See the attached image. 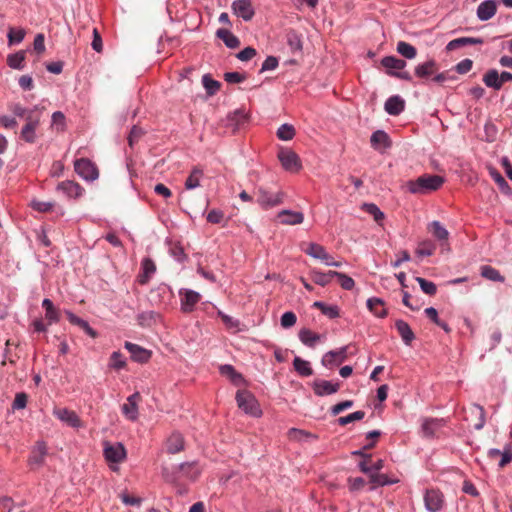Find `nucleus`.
Wrapping results in <instances>:
<instances>
[{
	"label": "nucleus",
	"mask_w": 512,
	"mask_h": 512,
	"mask_svg": "<svg viewBox=\"0 0 512 512\" xmlns=\"http://www.w3.org/2000/svg\"><path fill=\"white\" fill-rule=\"evenodd\" d=\"M371 145L378 149L379 147L388 148L391 146V141L386 132L382 130L375 131L371 136Z\"/></svg>",
	"instance_id": "obj_32"
},
{
	"label": "nucleus",
	"mask_w": 512,
	"mask_h": 512,
	"mask_svg": "<svg viewBox=\"0 0 512 512\" xmlns=\"http://www.w3.org/2000/svg\"><path fill=\"white\" fill-rule=\"evenodd\" d=\"M465 420L470 427L476 430L481 429L485 424L484 409L479 405H472L465 416Z\"/></svg>",
	"instance_id": "obj_10"
},
{
	"label": "nucleus",
	"mask_w": 512,
	"mask_h": 512,
	"mask_svg": "<svg viewBox=\"0 0 512 512\" xmlns=\"http://www.w3.org/2000/svg\"><path fill=\"white\" fill-rule=\"evenodd\" d=\"M325 251L322 245L313 242L308 243L307 248L304 249L306 254L316 259H320Z\"/></svg>",
	"instance_id": "obj_53"
},
{
	"label": "nucleus",
	"mask_w": 512,
	"mask_h": 512,
	"mask_svg": "<svg viewBox=\"0 0 512 512\" xmlns=\"http://www.w3.org/2000/svg\"><path fill=\"white\" fill-rule=\"evenodd\" d=\"M367 307L377 317H385L387 312L384 307V303L379 298H370L367 301Z\"/></svg>",
	"instance_id": "obj_38"
},
{
	"label": "nucleus",
	"mask_w": 512,
	"mask_h": 512,
	"mask_svg": "<svg viewBox=\"0 0 512 512\" xmlns=\"http://www.w3.org/2000/svg\"><path fill=\"white\" fill-rule=\"evenodd\" d=\"M347 358V347H342L336 351L327 352L322 358V364L326 367L339 365Z\"/></svg>",
	"instance_id": "obj_17"
},
{
	"label": "nucleus",
	"mask_w": 512,
	"mask_h": 512,
	"mask_svg": "<svg viewBox=\"0 0 512 512\" xmlns=\"http://www.w3.org/2000/svg\"><path fill=\"white\" fill-rule=\"evenodd\" d=\"M45 456V450H32L28 458L30 467L33 469L38 468L43 463Z\"/></svg>",
	"instance_id": "obj_50"
},
{
	"label": "nucleus",
	"mask_w": 512,
	"mask_h": 512,
	"mask_svg": "<svg viewBox=\"0 0 512 512\" xmlns=\"http://www.w3.org/2000/svg\"><path fill=\"white\" fill-rule=\"evenodd\" d=\"M313 306L321 310L324 315L331 319L339 316V309L336 305H326L323 302H315Z\"/></svg>",
	"instance_id": "obj_47"
},
{
	"label": "nucleus",
	"mask_w": 512,
	"mask_h": 512,
	"mask_svg": "<svg viewBox=\"0 0 512 512\" xmlns=\"http://www.w3.org/2000/svg\"><path fill=\"white\" fill-rule=\"evenodd\" d=\"M501 455V459L499 461V467L503 468L505 465L512 461V450H488V456L490 459H494Z\"/></svg>",
	"instance_id": "obj_43"
},
{
	"label": "nucleus",
	"mask_w": 512,
	"mask_h": 512,
	"mask_svg": "<svg viewBox=\"0 0 512 512\" xmlns=\"http://www.w3.org/2000/svg\"><path fill=\"white\" fill-rule=\"evenodd\" d=\"M483 82L487 87L493 88L495 90H500L502 85L500 82V76L497 70L492 69L489 70L483 77Z\"/></svg>",
	"instance_id": "obj_37"
},
{
	"label": "nucleus",
	"mask_w": 512,
	"mask_h": 512,
	"mask_svg": "<svg viewBox=\"0 0 512 512\" xmlns=\"http://www.w3.org/2000/svg\"><path fill=\"white\" fill-rule=\"evenodd\" d=\"M405 107V102L400 96H391L385 102V111L390 115H399Z\"/></svg>",
	"instance_id": "obj_26"
},
{
	"label": "nucleus",
	"mask_w": 512,
	"mask_h": 512,
	"mask_svg": "<svg viewBox=\"0 0 512 512\" xmlns=\"http://www.w3.org/2000/svg\"><path fill=\"white\" fill-rule=\"evenodd\" d=\"M444 495L437 489H427L424 493V505L428 512H439L444 507Z\"/></svg>",
	"instance_id": "obj_7"
},
{
	"label": "nucleus",
	"mask_w": 512,
	"mask_h": 512,
	"mask_svg": "<svg viewBox=\"0 0 512 512\" xmlns=\"http://www.w3.org/2000/svg\"><path fill=\"white\" fill-rule=\"evenodd\" d=\"M104 458L109 468L117 472L119 471V464L124 462L127 458L126 450H103Z\"/></svg>",
	"instance_id": "obj_12"
},
{
	"label": "nucleus",
	"mask_w": 512,
	"mask_h": 512,
	"mask_svg": "<svg viewBox=\"0 0 512 512\" xmlns=\"http://www.w3.org/2000/svg\"><path fill=\"white\" fill-rule=\"evenodd\" d=\"M202 176L203 170L200 169L199 167H194L185 181V188L187 190H193L199 187Z\"/></svg>",
	"instance_id": "obj_34"
},
{
	"label": "nucleus",
	"mask_w": 512,
	"mask_h": 512,
	"mask_svg": "<svg viewBox=\"0 0 512 512\" xmlns=\"http://www.w3.org/2000/svg\"><path fill=\"white\" fill-rule=\"evenodd\" d=\"M294 369L301 375V376H310L313 374V370L310 367V363L306 360H303L300 357H295L293 361Z\"/></svg>",
	"instance_id": "obj_44"
},
{
	"label": "nucleus",
	"mask_w": 512,
	"mask_h": 512,
	"mask_svg": "<svg viewBox=\"0 0 512 512\" xmlns=\"http://www.w3.org/2000/svg\"><path fill=\"white\" fill-rule=\"evenodd\" d=\"M363 209L369 213L370 215L373 216L374 220L376 222H380L381 220L384 219V214L383 212L380 211V209L373 203H365L363 205Z\"/></svg>",
	"instance_id": "obj_59"
},
{
	"label": "nucleus",
	"mask_w": 512,
	"mask_h": 512,
	"mask_svg": "<svg viewBox=\"0 0 512 512\" xmlns=\"http://www.w3.org/2000/svg\"><path fill=\"white\" fill-rule=\"evenodd\" d=\"M53 415L69 427L79 428L82 426L79 416L67 408H54Z\"/></svg>",
	"instance_id": "obj_9"
},
{
	"label": "nucleus",
	"mask_w": 512,
	"mask_h": 512,
	"mask_svg": "<svg viewBox=\"0 0 512 512\" xmlns=\"http://www.w3.org/2000/svg\"><path fill=\"white\" fill-rule=\"evenodd\" d=\"M158 316L154 311H146L138 315L139 324L142 326H149Z\"/></svg>",
	"instance_id": "obj_63"
},
{
	"label": "nucleus",
	"mask_w": 512,
	"mask_h": 512,
	"mask_svg": "<svg viewBox=\"0 0 512 512\" xmlns=\"http://www.w3.org/2000/svg\"><path fill=\"white\" fill-rule=\"evenodd\" d=\"M286 39L291 51L300 52L302 50V40L296 31H288L286 34Z\"/></svg>",
	"instance_id": "obj_41"
},
{
	"label": "nucleus",
	"mask_w": 512,
	"mask_h": 512,
	"mask_svg": "<svg viewBox=\"0 0 512 512\" xmlns=\"http://www.w3.org/2000/svg\"><path fill=\"white\" fill-rule=\"evenodd\" d=\"M347 483L350 492L353 493L363 490L366 485V481L362 477H350L348 478Z\"/></svg>",
	"instance_id": "obj_57"
},
{
	"label": "nucleus",
	"mask_w": 512,
	"mask_h": 512,
	"mask_svg": "<svg viewBox=\"0 0 512 512\" xmlns=\"http://www.w3.org/2000/svg\"><path fill=\"white\" fill-rule=\"evenodd\" d=\"M246 79L245 73L240 72H226L224 74V80L229 84L241 83Z\"/></svg>",
	"instance_id": "obj_61"
},
{
	"label": "nucleus",
	"mask_w": 512,
	"mask_h": 512,
	"mask_svg": "<svg viewBox=\"0 0 512 512\" xmlns=\"http://www.w3.org/2000/svg\"><path fill=\"white\" fill-rule=\"evenodd\" d=\"M216 36L221 39L224 44L230 48L235 49L240 45L238 37H236L230 30L220 28L216 31Z\"/></svg>",
	"instance_id": "obj_28"
},
{
	"label": "nucleus",
	"mask_w": 512,
	"mask_h": 512,
	"mask_svg": "<svg viewBox=\"0 0 512 512\" xmlns=\"http://www.w3.org/2000/svg\"><path fill=\"white\" fill-rule=\"evenodd\" d=\"M364 416H365V413L363 411H356L347 416L340 417L338 419V422L340 425H347L353 421H358V420L363 419Z\"/></svg>",
	"instance_id": "obj_62"
},
{
	"label": "nucleus",
	"mask_w": 512,
	"mask_h": 512,
	"mask_svg": "<svg viewBox=\"0 0 512 512\" xmlns=\"http://www.w3.org/2000/svg\"><path fill=\"white\" fill-rule=\"evenodd\" d=\"M484 41L482 38H475V37H461L454 40H451L447 46L446 49L448 51H453L456 49H459L466 45H476V44H483Z\"/></svg>",
	"instance_id": "obj_27"
},
{
	"label": "nucleus",
	"mask_w": 512,
	"mask_h": 512,
	"mask_svg": "<svg viewBox=\"0 0 512 512\" xmlns=\"http://www.w3.org/2000/svg\"><path fill=\"white\" fill-rule=\"evenodd\" d=\"M57 191L67 198H78L82 195L83 188L77 182L66 180L57 185Z\"/></svg>",
	"instance_id": "obj_14"
},
{
	"label": "nucleus",
	"mask_w": 512,
	"mask_h": 512,
	"mask_svg": "<svg viewBox=\"0 0 512 512\" xmlns=\"http://www.w3.org/2000/svg\"><path fill=\"white\" fill-rule=\"evenodd\" d=\"M428 231L440 242L443 250L448 246L449 232L439 221L431 222L428 225Z\"/></svg>",
	"instance_id": "obj_15"
},
{
	"label": "nucleus",
	"mask_w": 512,
	"mask_h": 512,
	"mask_svg": "<svg viewBox=\"0 0 512 512\" xmlns=\"http://www.w3.org/2000/svg\"><path fill=\"white\" fill-rule=\"evenodd\" d=\"M219 372L222 376L229 379V381L239 389L246 386V380L243 375L235 370L230 364H224L219 367Z\"/></svg>",
	"instance_id": "obj_11"
},
{
	"label": "nucleus",
	"mask_w": 512,
	"mask_h": 512,
	"mask_svg": "<svg viewBox=\"0 0 512 512\" xmlns=\"http://www.w3.org/2000/svg\"><path fill=\"white\" fill-rule=\"evenodd\" d=\"M237 406L245 414L256 415V399L254 395L246 389H238L235 396Z\"/></svg>",
	"instance_id": "obj_5"
},
{
	"label": "nucleus",
	"mask_w": 512,
	"mask_h": 512,
	"mask_svg": "<svg viewBox=\"0 0 512 512\" xmlns=\"http://www.w3.org/2000/svg\"><path fill=\"white\" fill-rule=\"evenodd\" d=\"M416 281L419 283L420 287H421V290L425 293V294H428L430 296L434 295L437 291V287L436 285L431 282V281H428L424 278H421V277H417L416 278Z\"/></svg>",
	"instance_id": "obj_58"
},
{
	"label": "nucleus",
	"mask_w": 512,
	"mask_h": 512,
	"mask_svg": "<svg viewBox=\"0 0 512 512\" xmlns=\"http://www.w3.org/2000/svg\"><path fill=\"white\" fill-rule=\"evenodd\" d=\"M188 445L183 435L179 432H173L166 440V448H184Z\"/></svg>",
	"instance_id": "obj_42"
},
{
	"label": "nucleus",
	"mask_w": 512,
	"mask_h": 512,
	"mask_svg": "<svg viewBox=\"0 0 512 512\" xmlns=\"http://www.w3.org/2000/svg\"><path fill=\"white\" fill-rule=\"evenodd\" d=\"M203 465L197 461H186L177 466L163 467V474L168 481L177 482L181 479H187L191 482L196 481L202 473Z\"/></svg>",
	"instance_id": "obj_1"
},
{
	"label": "nucleus",
	"mask_w": 512,
	"mask_h": 512,
	"mask_svg": "<svg viewBox=\"0 0 512 512\" xmlns=\"http://www.w3.org/2000/svg\"><path fill=\"white\" fill-rule=\"evenodd\" d=\"M332 275L338 278L339 284L345 290H351L355 285L354 280L344 273L335 271L332 273Z\"/></svg>",
	"instance_id": "obj_55"
},
{
	"label": "nucleus",
	"mask_w": 512,
	"mask_h": 512,
	"mask_svg": "<svg viewBox=\"0 0 512 512\" xmlns=\"http://www.w3.org/2000/svg\"><path fill=\"white\" fill-rule=\"evenodd\" d=\"M445 426L444 419L428 418L422 423V432L426 437H433L437 435V432Z\"/></svg>",
	"instance_id": "obj_20"
},
{
	"label": "nucleus",
	"mask_w": 512,
	"mask_h": 512,
	"mask_svg": "<svg viewBox=\"0 0 512 512\" xmlns=\"http://www.w3.org/2000/svg\"><path fill=\"white\" fill-rule=\"evenodd\" d=\"M126 366V358L124 355L119 351H114L109 359L108 367L110 369L119 371Z\"/></svg>",
	"instance_id": "obj_39"
},
{
	"label": "nucleus",
	"mask_w": 512,
	"mask_h": 512,
	"mask_svg": "<svg viewBox=\"0 0 512 512\" xmlns=\"http://www.w3.org/2000/svg\"><path fill=\"white\" fill-rule=\"evenodd\" d=\"M333 272L334 271H329L327 273H323L316 269H312L310 271V277L314 283L324 287L331 282L332 278H334V275H332Z\"/></svg>",
	"instance_id": "obj_35"
},
{
	"label": "nucleus",
	"mask_w": 512,
	"mask_h": 512,
	"mask_svg": "<svg viewBox=\"0 0 512 512\" xmlns=\"http://www.w3.org/2000/svg\"><path fill=\"white\" fill-rule=\"evenodd\" d=\"M497 11V2L495 0H485L477 8V17L481 21L491 19Z\"/></svg>",
	"instance_id": "obj_21"
},
{
	"label": "nucleus",
	"mask_w": 512,
	"mask_h": 512,
	"mask_svg": "<svg viewBox=\"0 0 512 512\" xmlns=\"http://www.w3.org/2000/svg\"><path fill=\"white\" fill-rule=\"evenodd\" d=\"M24 37H25V30L24 29H22V28H18V29L10 28L9 32L7 34L8 44L10 46L14 45V44H19V43H21L24 40Z\"/></svg>",
	"instance_id": "obj_49"
},
{
	"label": "nucleus",
	"mask_w": 512,
	"mask_h": 512,
	"mask_svg": "<svg viewBox=\"0 0 512 512\" xmlns=\"http://www.w3.org/2000/svg\"><path fill=\"white\" fill-rule=\"evenodd\" d=\"M490 175L493 180L497 183L499 189L505 194H511L512 190L509 187L503 176L494 168L490 169Z\"/></svg>",
	"instance_id": "obj_46"
},
{
	"label": "nucleus",
	"mask_w": 512,
	"mask_h": 512,
	"mask_svg": "<svg viewBox=\"0 0 512 512\" xmlns=\"http://www.w3.org/2000/svg\"><path fill=\"white\" fill-rule=\"evenodd\" d=\"M437 64L434 60H429L425 63L419 64L415 68V74L417 77L426 78L437 72Z\"/></svg>",
	"instance_id": "obj_30"
},
{
	"label": "nucleus",
	"mask_w": 512,
	"mask_h": 512,
	"mask_svg": "<svg viewBox=\"0 0 512 512\" xmlns=\"http://www.w3.org/2000/svg\"><path fill=\"white\" fill-rule=\"evenodd\" d=\"M142 273L139 276V282L146 284L156 272V265L150 258H144L141 262Z\"/></svg>",
	"instance_id": "obj_25"
},
{
	"label": "nucleus",
	"mask_w": 512,
	"mask_h": 512,
	"mask_svg": "<svg viewBox=\"0 0 512 512\" xmlns=\"http://www.w3.org/2000/svg\"><path fill=\"white\" fill-rule=\"evenodd\" d=\"M370 482L373 484V487L370 488V490H373L377 486H386V485H392L399 482L398 478H390L386 474L382 473H374L368 475Z\"/></svg>",
	"instance_id": "obj_29"
},
{
	"label": "nucleus",
	"mask_w": 512,
	"mask_h": 512,
	"mask_svg": "<svg viewBox=\"0 0 512 512\" xmlns=\"http://www.w3.org/2000/svg\"><path fill=\"white\" fill-rule=\"evenodd\" d=\"M381 64L386 69V73L392 76V73H397L405 68L406 61L395 56H386L381 60Z\"/></svg>",
	"instance_id": "obj_23"
},
{
	"label": "nucleus",
	"mask_w": 512,
	"mask_h": 512,
	"mask_svg": "<svg viewBox=\"0 0 512 512\" xmlns=\"http://www.w3.org/2000/svg\"><path fill=\"white\" fill-rule=\"evenodd\" d=\"M435 250H436L435 244L433 242L427 240V241H423L422 243L419 244V247L417 248L416 253L419 256H431L434 254Z\"/></svg>",
	"instance_id": "obj_54"
},
{
	"label": "nucleus",
	"mask_w": 512,
	"mask_h": 512,
	"mask_svg": "<svg viewBox=\"0 0 512 512\" xmlns=\"http://www.w3.org/2000/svg\"><path fill=\"white\" fill-rule=\"evenodd\" d=\"M351 455L355 456V457H360V460L358 461L357 465L361 472H362V466H361L362 464H364L365 467H367L368 469L372 468L373 460L371 458V455L363 453V450H352Z\"/></svg>",
	"instance_id": "obj_52"
},
{
	"label": "nucleus",
	"mask_w": 512,
	"mask_h": 512,
	"mask_svg": "<svg viewBox=\"0 0 512 512\" xmlns=\"http://www.w3.org/2000/svg\"><path fill=\"white\" fill-rule=\"evenodd\" d=\"M444 183L439 175L424 174L415 180L406 183L408 191L412 194H427L438 190Z\"/></svg>",
	"instance_id": "obj_2"
},
{
	"label": "nucleus",
	"mask_w": 512,
	"mask_h": 512,
	"mask_svg": "<svg viewBox=\"0 0 512 512\" xmlns=\"http://www.w3.org/2000/svg\"><path fill=\"white\" fill-rule=\"evenodd\" d=\"M320 338L319 334L307 328L301 329L299 332L300 341L308 347H314L320 341Z\"/></svg>",
	"instance_id": "obj_33"
},
{
	"label": "nucleus",
	"mask_w": 512,
	"mask_h": 512,
	"mask_svg": "<svg viewBox=\"0 0 512 512\" xmlns=\"http://www.w3.org/2000/svg\"><path fill=\"white\" fill-rule=\"evenodd\" d=\"M75 172L85 181H94L99 173L96 165L87 158L77 159L74 163Z\"/></svg>",
	"instance_id": "obj_4"
},
{
	"label": "nucleus",
	"mask_w": 512,
	"mask_h": 512,
	"mask_svg": "<svg viewBox=\"0 0 512 512\" xmlns=\"http://www.w3.org/2000/svg\"><path fill=\"white\" fill-rule=\"evenodd\" d=\"M24 62L25 52L22 50L13 54H9L7 57V64L12 69L22 70L25 66Z\"/></svg>",
	"instance_id": "obj_36"
},
{
	"label": "nucleus",
	"mask_w": 512,
	"mask_h": 512,
	"mask_svg": "<svg viewBox=\"0 0 512 512\" xmlns=\"http://www.w3.org/2000/svg\"><path fill=\"white\" fill-rule=\"evenodd\" d=\"M180 305L184 313H190L195 309L196 304L200 301V293L192 289H180Z\"/></svg>",
	"instance_id": "obj_8"
},
{
	"label": "nucleus",
	"mask_w": 512,
	"mask_h": 512,
	"mask_svg": "<svg viewBox=\"0 0 512 512\" xmlns=\"http://www.w3.org/2000/svg\"><path fill=\"white\" fill-rule=\"evenodd\" d=\"M295 136V128L290 124H283L277 130V137L281 140L288 141Z\"/></svg>",
	"instance_id": "obj_51"
},
{
	"label": "nucleus",
	"mask_w": 512,
	"mask_h": 512,
	"mask_svg": "<svg viewBox=\"0 0 512 512\" xmlns=\"http://www.w3.org/2000/svg\"><path fill=\"white\" fill-rule=\"evenodd\" d=\"M481 275L492 281H503L504 278L500 275L499 271L491 266H483Z\"/></svg>",
	"instance_id": "obj_56"
},
{
	"label": "nucleus",
	"mask_w": 512,
	"mask_h": 512,
	"mask_svg": "<svg viewBox=\"0 0 512 512\" xmlns=\"http://www.w3.org/2000/svg\"><path fill=\"white\" fill-rule=\"evenodd\" d=\"M202 84L208 95L212 96L217 93L220 88V83L213 80L208 74L203 75Z\"/></svg>",
	"instance_id": "obj_48"
},
{
	"label": "nucleus",
	"mask_w": 512,
	"mask_h": 512,
	"mask_svg": "<svg viewBox=\"0 0 512 512\" xmlns=\"http://www.w3.org/2000/svg\"><path fill=\"white\" fill-rule=\"evenodd\" d=\"M288 437L291 441H294L300 445H313L316 440V436L303 430L291 429L288 432Z\"/></svg>",
	"instance_id": "obj_22"
},
{
	"label": "nucleus",
	"mask_w": 512,
	"mask_h": 512,
	"mask_svg": "<svg viewBox=\"0 0 512 512\" xmlns=\"http://www.w3.org/2000/svg\"><path fill=\"white\" fill-rule=\"evenodd\" d=\"M40 115L41 110L36 106L33 109H28L27 114L24 115L22 118L25 119L26 124H30L35 122V124L40 123Z\"/></svg>",
	"instance_id": "obj_60"
},
{
	"label": "nucleus",
	"mask_w": 512,
	"mask_h": 512,
	"mask_svg": "<svg viewBox=\"0 0 512 512\" xmlns=\"http://www.w3.org/2000/svg\"><path fill=\"white\" fill-rule=\"evenodd\" d=\"M397 52L407 59H413L416 57L417 54L416 48L404 41L398 42Z\"/></svg>",
	"instance_id": "obj_45"
},
{
	"label": "nucleus",
	"mask_w": 512,
	"mask_h": 512,
	"mask_svg": "<svg viewBox=\"0 0 512 512\" xmlns=\"http://www.w3.org/2000/svg\"><path fill=\"white\" fill-rule=\"evenodd\" d=\"M277 218L283 225H298L303 223L304 215L302 212L282 210L277 214Z\"/></svg>",
	"instance_id": "obj_19"
},
{
	"label": "nucleus",
	"mask_w": 512,
	"mask_h": 512,
	"mask_svg": "<svg viewBox=\"0 0 512 512\" xmlns=\"http://www.w3.org/2000/svg\"><path fill=\"white\" fill-rule=\"evenodd\" d=\"M297 317L294 312L288 311L281 316V326L283 328H290L295 325Z\"/></svg>",
	"instance_id": "obj_64"
},
{
	"label": "nucleus",
	"mask_w": 512,
	"mask_h": 512,
	"mask_svg": "<svg viewBox=\"0 0 512 512\" xmlns=\"http://www.w3.org/2000/svg\"><path fill=\"white\" fill-rule=\"evenodd\" d=\"M39 124H35V122L30 124H25L21 130V138L27 143H34L36 140V129Z\"/></svg>",
	"instance_id": "obj_40"
},
{
	"label": "nucleus",
	"mask_w": 512,
	"mask_h": 512,
	"mask_svg": "<svg viewBox=\"0 0 512 512\" xmlns=\"http://www.w3.org/2000/svg\"><path fill=\"white\" fill-rule=\"evenodd\" d=\"M340 388V384L332 383L327 380H315L313 383V390L317 396H325L336 393Z\"/></svg>",
	"instance_id": "obj_18"
},
{
	"label": "nucleus",
	"mask_w": 512,
	"mask_h": 512,
	"mask_svg": "<svg viewBox=\"0 0 512 512\" xmlns=\"http://www.w3.org/2000/svg\"><path fill=\"white\" fill-rule=\"evenodd\" d=\"M395 326L404 343L406 345H410L411 342L414 340L415 335L411 330L410 326L408 325V323H406L403 320H397Z\"/></svg>",
	"instance_id": "obj_31"
},
{
	"label": "nucleus",
	"mask_w": 512,
	"mask_h": 512,
	"mask_svg": "<svg viewBox=\"0 0 512 512\" xmlns=\"http://www.w3.org/2000/svg\"><path fill=\"white\" fill-rule=\"evenodd\" d=\"M278 159L286 171L296 173L302 168L299 156L291 149H281L278 153Z\"/></svg>",
	"instance_id": "obj_6"
},
{
	"label": "nucleus",
	"mask_w": 512,
	"mask_h": 512,
	"mask_svg": "<svg viewBox=\"0 0 512 512\" xmlns=\"http://www.w3.org/2000/svg\"><path fill=\"white\" fill-rule=\"evenodd\" d=\"M124 347L129 351L131 358L136 362L145 363L151 357L150 351L137 344L126 341Z\"/></svg>",
	"instance_id": "obj_16"
},
{
	"label": "nucleus",
	"mask_w": 512,
	"mask_h": 512,
	"mask_svg": "<svg viewBox=\"0 0 512 512\" xmlns=\"http://www.w3.org/2000/svg\"><path fill=\"white\" fill-rule=\"evenodd\" d=\"M234 13L243 20H251L254 15V9L250 0H235L232 3Z\"/></svg>",
	"instance_id": "obj_13"
},
{
	"label": "nucleus",
	"mask_w": 512,
	"mask_h": 512,
	"mask_svg": "<svg viewBox=\"0 0 512 512\" xmlns=\"http://www.w3.org/2000/svg\"><path fill=\"white\" fill-rule=\"evenodd\" d=\"M284 193L281 190L272 191L270 189L261 188L258 191V205L263 209L276 207L283 202Z\"/></svg>",
	"instance_id": "obj_3"
},
{
	"label": "nucleus",
	"mask_w": 512,
	"mask_h": 512,
	"mask_svg": "<svg viewBox=\"0 0 512 512\" xmlns=\"http://www.w3.org/2000/svg\"><path fill=\"white\" fill-rule=\"evenodd\" d=\"M65 314L71 324L80 327L90 337H92V338L97 337V332L89 325V323L86 320L76 316L74 313H72L69 310H65Z\"/></svg>",
	"instance_id": "obj_24"
}]
</instances>
